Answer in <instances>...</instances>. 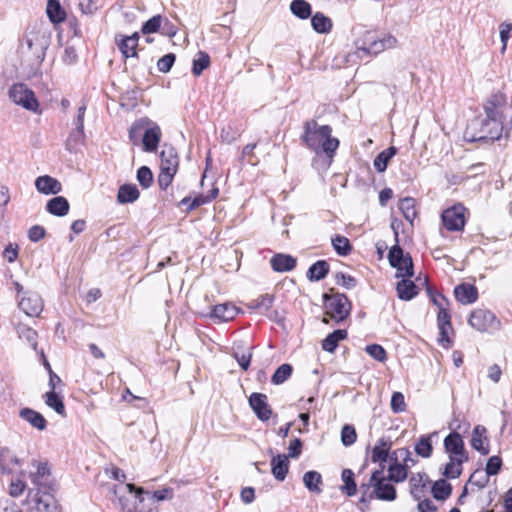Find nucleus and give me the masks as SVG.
Here are the masks:
<instances>
[{"mask_svg":"<svg viewBox=\"0 0 512 512\" xmlns=\"http://www.w3.org/2000/svg\"><path fill=\"white\" fill-rule=\"evenodd\" d=\"M301 139L311 150L316 153L324 152L330 158L339 146V140L332 137V128L329 125H318L315 120L304 123Z\"/></svg>","mask_w":512,"mask_h":512,"instance_id":"obj_1","label":"nucleus"},{"mask_svg":"<svg viewBox=\"0 0 512 512\" xmlns=\"http://www.w3.org/2000/svg\"><path fill=\"white\" fill-rule=\"evenodd\" d=\"M444 449L449 456V462L445 465L444 475L455 479L462 473V465L467 462L468 452L465 449L462 436L457 432H451L444 439Z\"/></svg>","mask_w":512,"mask_h":512,"instance_id":"obj_2","label":"nucleus"},{"mask_svg":"<svg viewBox=\"0 0 512 512\" xmlns=\"http://www.w3.org/2000/svg\"><path fill=\"white\" fill-rule=\"evenodd\" d=\"M51 30L45 23H38L30 27L24 41L35 58L42 62L51 43Z\"/></svg>","mask_w":512,"mask_h":512,"instance_id":"obj_3","label":"nucleus"},{"mask_svg":"<svg viewBox=\"0 0 512 512\" xmlns=\"http://www.w3.org/2000/svg\"><path fill=\"white\" fill-rule=\"evenodd\" d=\"M397 39L392 35H385L376 39L372 32L366 31L361 46H357L356 51L348 55L347 61H354V58L363 59L364 56L377 55L384 50L395 47Z\"/></svg>","mask_w":512,"mask_h":512,"instance_id":"obj_4","label":"nucleus"},{"mask_svg":"<svg viewBox=\"0 0 512 512\" xmlns=\"http://www.w3.org/2000/svg\"><path fill=\"white\" fill-rule=\"evenodd\" d=\"M179 165V158L172 146L164 145L160 154V173L158 175L159 187L167 189L171 184Z\"/></svg>","mask_w":512,"mask_h":512,"instance_id":"obj_5","label":"nucleus"},{"mask_svg":"<svg viewBox=\"0 0 512 512\" xmlns=\"http://www.w3.org/2000/svg\"><path fill=\"white\" fill-rule=\"evenodd\" d=\"M486 118L482 123L481 136L480 138H487L491 140L500 139L502 132H506V125L502 123L503 113L502 111H496L490 106H485Z\"/></svg>","mask_w":512,"mask_h":512,"instance_id":"obj_6","label":"nucleus"},{"mask_svg":"<svg viewBox=\"0 0 512 512\" xmlns=\"http://www.w3.org/2000/svg\"><path fill=\"white\" fill-rule=\"evenodd\" d=\"M143 492L142 488H136L133 484H121L114 488V495L124 512H138L136 501H142Z\"/></svg>","mask_w":512,"mask_h":512,"instance_id":"obj_7","label":"nucleus"},{"mask_svg":"<svg viewBox=\"0 0 512 512\" xmlns=\"http://www.w3.org/2000/svg\"><path fill=\"white\" fill-rule=\"evenodd\" d=\"M326 315L341 322L346 319L351 311V303L346 295L336 293L331 296H325Z\"/></svg>","mask_w":512,"mask_h":512,"instance_id":"obj_8","label":"nucleus"},{"mask_svg":"<svg viewBox=\"0 0 512 512\" xmlns=\"http://www.w3.org/2000/svg\"><path fill=\"white\" fill-rule=\"evenodd\" d=\"M9 98L16 105L22 106L24 109L37 112L39 102L34 92L23 83L13 84L8 92Z\"/></svg>","mask_w":512,"mask_h":512,"instance_id":"obj_9","label":"nucleus"},{"mask_svg":"<svg viewBox=\"0 0 512 512\" xmlns=\"http://www.w3.org/2000/svg\"><path fill=\"white\" fill-rule=\"evenodd\" d=\"M389 263L397 269L396 277L410 278L414 275L413 261L409 254H404L401 247L393 246L388 254Z\"/></svg>","mask_w":512,"mask_h":512,"instance_id":"obj_10","label":"nucleus"},{"mask_svg":"<svg viewBox=\"0 0 512 512\" xmlns=\"http://www.w3.org/2000/svg\"><path fill=\"white\" fill-rule=\"evenodd\" d=\"M368 485L373 487L375 498L383 501H393L396 499V489L384 476L383 470L374 471Z\"/></svg>","mask_w":512,"mask_h":512,"instance_id":"obj_11","label":"nucleus"},{"mask_svg":"<svg viewBox=\"0 0 512 512\" xmlns=\"http://www.w3.org/2000/svg\"><path fill=\"white\" fill-rule=\"evenodd\" d=\"M465 208L461 205H454L443 211L441 218L443 225L449 231H460L465 226Z\"/></svg>","mask_w":512,"mask_h":512,"instance_id":"obj_12","label":"nucleus"},{"mask_svg":"<svg viewBox=\"0 0 512 512\" xmlns=\"http://www.w3.org/2000/svg\"><path fill=\"white\" fill-rule=\"evenodd\" d=\"M469 324L480 332H486L498 324V321L492 312L484 309H477L471 313Z\"/></svg>","mask_w":512,"mask_h":512,"instance_id":"obj_13","label":"nucleus"},{"mask_svg":"<svg viewBox=\"0 0 512 512\" xmlns=\"http://www.w3.org/2000/svg\"><path fill=\"white\" fill-rule=\"evenodd\" d=\"M249 405L260 420L267 421L270 419L272 409L265 394L252 393L249 397Z\"/></svg>","mask_w":512,"mask_h":512,"instance_id":"obj_14","label":"nucleus"},{"mask_svg":"<svg viewBox=\"0 0 512 512\" xmlns=\"http://www.w3.org/2000/svg\"><path fill=\"white\" fill-rule=\"evenodd\" d=\"M34 468L33 471L30 472L29 477L32 483L36 486L49 487L51 483V471L47 462L35 461L32 463Z\"/></svg>","mask_w":512,"mask_h":512,"instance_id":"obj_15","label":"nucleus"},{"mask_svg":"<svg viewBox=\"0 0 512 512\" xmlns=\"http://www.w3.org/2000/svg\"><path fill=\"white\" fill-rule=\"evenodd\" d=\"M139 33L134 32L130 36L122 34L115 35V42L122 55L126 58L137 56L136 48L138 46Z\"/></svg>","mask_w":512,"mask_h":512,"instance_id":"obj_16","label":"nucleus"},{"mask_svg":"<svg viewBox=\"0 0 512 512\" xmlns=\"http://www.w3.org/2000/svg\"><path fill=\"white\" fill-rule=\"evenodd\" d=\"M429 478L426 473H416L410 478V494L419 501L427 495Z\"/></svg>","mask_w":512,"mask_h":512,"instance_id":"obj_17","label":"nucleus"},{"mask_svg":"<svg viewBox=\"0 0 512 512\" xmlns=\"http://www.w3.org/2000/svg\"><path fill=\"white\" fill-rule=\"evenodd\" d=\"M274 302L273 295L270 294H264L261 295L253 300H251L247 306L249 309L256 310L257 312L261 314L267 315L269 318H277L278 313L277 311H271V307Z\"/></svg>","mask_w":512,"mask_h":512,"instance_id":"obj_18","label":"nucleus"},{"mask_svg":"<svg viewBox=\"0 0 512 512\" xmlns=\"http://www.w3.org/2000/svg\"><path fill=\"white\" fill-rule=\"evenodd\" d=\"M19 308L28 316H38L43 310L41 297L36 293H29L19 301Z\"/></svg>","mask_w":512,"mask_h":512,"instance_id":"obj_19","label":"nucleus"},{"mask_svg":"<svg viewBox=\"0 0 512 512\" xmlns=\"http://www.w3.org/2000/svg\"><path fill=\"white\" fill-rule=\"evenodd\" d=\"M35 187L38 192L45 195L58 194L62 190L61 183L49 175L37 177L35 180Z\"/></svg>","mask_w":512,"mask_h":512,"instance_id":"obj_20","label":"nucleus"},{"mask_svg":"<svg viewBox=\"0 0 512 512\" xmlns=\"http://www.w3.org/2000/svg\"><path fill=\"white\" fill-rule=\"evenodd\" d=\"M486 433L487 430L484 426L477 425L473 430L471 438V446L482 455H487L490 451Z\"/></svg>","mask_w":512,"mask_h":512,"instance_id":"obj_21","label":"nucleus"},{"mask_svg":"<svg viewBox=\"0 0 512 512\" xmlns=\"http://www.w3.org/2000/svg\"><path fill=\"white\" fill-rule=\"evenodd\" d=\"M19 417L40 431L44 430L47 426L44 416L31 408H22L19 412Z\"/></svg>","mask_w":512,"mask_h":512,"instance_id":"obj_22","label":"nucleus"},{"mask_svg":"<svg viewBox=\"0 0 512 512\" xmlns=\"http://www.w3.org/2000/svg\"><path fill=\"white\" fill-rule=\"evenodd\" d=\"M161 139V130L157 125H153L152 127L146 129L143 135V148L146 152H154L157 150Z\"/></svg>","mask_w":512,"mask_h":512,"instance_id":"obj_23","label":"nucleus"},{"mask_svg":"<svg viewBox=\"0 0 512 512\" xmlns=\"http://www.w3.org/2000/svg\"><path fill=\"white\" fill-rule=\"evenodd\" d=\"M289 469V459L285 454H279L274 456L271 460V472L273 476L283 481L286 478Z\"/></svg>","mask_w":512,"mask_h":512,"instance_id":"obj_24","label":"nucleus"},{"mask_svg":"<svg viewBox=\"0 0 512 512\" xmlns=\"http://www.w3.org/2000/svg\"><path fill=\"white\" fill-rule=\"evenodd\" d=\"M456 299L462 304H471L477 300V289L470 284H460L454 289Z\"/></svg>","mask_w":512,"mask_h":512,"instance_id":"obj_25","label":"nucleus"},{"mask_svg":"<svg viewBox=\"0 0 512 512\" xmlns=\"http://www.w3.org/2000/svg\"><path fill=\"white\" fill-rule=\"evenodd\" d=\"M271 267L276 272H287L291 271L296 266V259L291 255L287 254H276L271 260Z\"/></svg>","mask_w":512,"mask_h":512,"instance_id":"obj_26","label":"nucleus"},{"mask_svg":"<svg viewBox=\"0 0 512 512\" xmlns=\"http://www.w3.org/2000/svg\"><path fill=\"white\" fill-rule=\"evenodd\" d=\"M239 309L231 303H222L215 305L212 310V317L219 321L227 322L238 314Z\"/></svg>","mask_w":512,"mask_h":512,"instance_id":"obj_27","label":"nucleus"},{"mask_svg":"<svg viewBox=\"0 0 512 512\" xmlns=\"http://www.w3.org/2000/svg\"><path fill=\"white\" fill-rule=\"evenodd\" d=\"M303 484L311 493H322L323 480L318 471H307L303 475Z\"/></svg>","mask_w":512,"mask_h":512,"instance_id":"obj_28","label":"nucleus"},{"mask_svg":"<svg viewBox=\"0 0 512 512\" xmlns=\"http://www.w3.org/2000/svg\"><path fill=\"white\" fill-rule=\"evenodd\" d=\"M398 297L401 300L409 301L414 298L418 291L413 281L409 278H403L396 286Z\"/></svg>","mask_w":512,"mask_h":512,"instance_id":"obj_29","label":"nucleus"},{"mask_svg":"<svg viewBox=\"0 0 512 512\" xmlns=\"http://www.w3.org/2000/svg\"><path fill=\"white\" fill-rule=\"evenodd\" d=\"M140 192L134 184H124L120 186L117 194V200L121 204L132 203L139 198Z\"/></svg>","mask_w":512,"mask_h":512,"instance_id":"obj_30","label":"nucleus"},{"mask_svg":"<svg viewBox=\"0 0 512 512\" xmlns=\"http://www.w3.org/2000/svg\"><path fill=\"white\" fill-rule=\"evenodd\" d=\"M46 209L56 216H65L69 211V203L62 196L54 197L47 202Z\"/></svg>","mask_w":512,"mask_h":512,"instance_id":"obj_31","label":"nucleus"},{"mask_svg":"<svg viewBox=\"0 0 512 512\" xmlns=\"http://www.w3.org/2000/svg\"><path fill=\"white\" fill-rule=\"evenodd\" d=\"M46 13L49 20L54 24L61 23L66 19V13L58 0H48Z\"/></svg>","mask_w":512,"mask_h":512,"instance_id":"obj_32","label":"nucleus"},{"mask_svg":"<svg viewBox=\"0 0 512 512\" xmlns=\"http://www.w3.org/2000/svg\"><path fill=\"white\" fill-rule=\"evenodd\" d=\"M437 321H438V327L440 329V335H441L440 341L443 344H444V342H447V344H449L450 340L448 338V331L452 327H451V322H450V315L448 313L447 308L438 311Z\"/></svg>","mask_w":512,"mask_h":512,"instance_id":"obj_33","label":"nucleus"},{"mask_svg":"<svg viewBox=\"0 0 512 512\" xmlns=\"http://www.w3.org/2000/svg\"><path fill=\"white\" fill-rule=\"evenodd\" d=\"M391 448L390 441L381 438L372 450L371 459L373 462H385L388 457L389 450Z\"/></svg>","mask_w":512,"mask_h":512,"instance_id":"obj_34","label":"nucleus"},{"mask_svg":"<svg viewBox=\"0 0 512 512\" xmlns=\"http://www.w3.org/2000/svg\"><path fill=\"white\" fill-rule=\"evenodd\" d=\"M346 337V330L339 329L333 331L322 341L323 350L327 352H333L337 348L339 341L345 339Z\"/></svg>","mask_w":512,"mask_h":512,"instance_id":"obj_35","label":"nucleus"},{"mask_svg":"<svg viewBox=\"0 0 512 512\" xmlns=\"http://www.w3.org/2000/svg\"><path fill=\"white\" fill-rule=\"evenodd\" d=\"M313 29L318 33H328L332 29L331 20L323 13L317 12L311 19Z\"/></svg>","mask_w":512,"mask_h":512,"instance_id":"obj_36","label":"nucleus"},{"mask_svg":"<svg viewBox=\"0 0 512 512\" xmlns=\"http://www.w3.org/2000/svg\"><path fill=\"white\" fill-rule=\"evenodd\" d=\"M397 153L395 147H389L388 149L380 152L374 159V167L378 172H384L387 168L389 160Z\"/></svg>","mask_w":512,"mask_h":512,"instance_id":"obj_37","label":"nucleus"},{"mask_svg":"<svg viewBox=\"0 0 512 512\" xmlns=\"http://www.w3.org/2000/svg\"><path fill=\"white\" fill-rule=\"evenodd\" d=\"M329 272V265L326 261L320 260L314 263L308 270V277L312 281L323 279Z\"/></svg>","mask_w":512,"mask_h":512,"instance_id":"obj_38","label":"nucleus"},{"mask_svg":"<svg viewBox=\"0 0 512 512\" xmlns=\"http://www.w3.org/2000/svg\"><path fill=\"white\" fill-rule=\"evenodd\" d=\"M399 209L402 211L404 218L410 223H413L417 216L415 200L410 197L401 199L399 202Z\"/></svg>","mask_w":512,"mask_h":512,"instance_id":"obj_39","label":"nucleus"},{"mask_svg":"<svg viewBox=\"0 0 512 512\" xmlns=\"http://www.w3.org/2000/svg\"><path fill=\"white\" fill-rule=\"evenodd\" d=\"M290 10L301 19H307L312 13L311 5L305 0H293L290 4Z\"/></svg>","mask_w":512,"mask_h":512,"instance_id":"obj_40","label":"nucleus"},{"mask_svg":"<svg viewBox=\"0 0 512 512\" xmlns=\"http://www.w3.org/2000/svg\"><path fill=\"white\" fill-rule=\"evenodd\" d=\"M45 403L48 407L55 410L61 416L65 415V406L62 399L58 396L56 391H48L45 395Z\"/></svg>","mask_w":512,"mask_h":512,"instance_id":"obj_41","label":"nucleus"},{"mask_svg":"<svg viewBox=\"0 0 512 512\" xmlns=\"http://www.w3.org/2000/svg\"><path fill=\"white\" fill-rule=\"evenodd\" d=\"M431 491L435 499L445 500L451 495L452 487L445 480H438L433 484Z\"/></svg>","mask_w":512,"mask_h":512,"instance_id":"obj_42","label":"nucleus"},{"mask_svg":"<svg viewBox=\"0 0 512 512\" xmlns=\"http://www.w3.org/2000/svg\"><path fill=\"white\" fill-rule=\"evenodd\" d=\"M331 241L335 252L340 256H347L352 250L350 241L345 236L336 235Z\"/></svg>","mask_w":512,"mask_h":512,"instance_id":"obj_43","label":"nucleus"},{"mask_svg":"<svg viewBox=\"0 0 512 512\" xmlns=\"http://www.w3.org/2000/svg\"><path fill=\"white\" fill-rule=\"evenodd\" d=\"M16 329L19 338L26 340L33 349H36L37 332L32 328L28 327L27 325L21 323L17 325Z\"/></svg>","mask_w":512,"mask_h":512,"instance_id":"obj_44","label":"nucleus"},{"mask_svg":"<svg viewBox=\"0 0 512 512\" xmlns=\"http://www.w3.org/2000/svg\"><path fill=\"white\" fill-rule=\"evenodd\" d=\"M342 480L344 485L341 487V490L345 492L348 496H353L356 493L357 486L354 481V473L350 469H344L342 472Z\"/></svg>","mask_w":512,"mask_h":512,"instance_id":"obj_45","label":"nucleus"},{"mask_svg":"<svg viewBox=\"0 0 512 512\" xmlns=\"http://www.w3.org/2000/svg\"><path fill=\"white\" fill-rule=\"evenodd\" d=\"M390 482H403L407 478V470L405 466L399 463L390 465L388 475L386 477Z\"/></svg>","mask_w":512,"mask_h":512,"instance_id":"obj_46","label":"nucleus"},{"mask_svg":"<svg viewBox=\"0 0 512 512\" xmlns=\"http://www.w3.org/2000/svg\"><path fill=\"white\" fill-rule=\"evenodd\" d=\"M210 64V57L207 53L199 51L196 58L193 59L192 72L195 76L201 75L202 71L205 70Z\"/></svg>","mask_w":512,"mask_h":512,"instance_id":"obj_47","label":"nucleus"},{"mask_svg":"<svg viewBox=\"0 0 512 512\" xmlns=\"http://www.w3.org/2000/svg\"><path fill=\"white\" fill-rule=\"evenodd\" d=\"M292 366L290 364L280 365L273 374L271 381L275 385L284 383L292 374Z\"/></svg>","mask_w":512,"mask_h":512,"instance_id":"obj_48","label":"nucleus"},{"mask_svg":"<svg viewBox=\"0 0 512 512\" xmlns=\"http://www.w3.org/2000/svg\"><path fill=\"white\" fill-rule=\"evenodd\" d=\"M432 443L430 437L422 436L415 444V452L423 458H429L432 454Z\"/></svg>","mask_w":512,"mask_h":512,"instance_id":"obj_49","label":"nucleus"},{"mask_svg":"<svg viewBox=\"0 0 512 512\" xmlns=\"http://www.w3.org/2000/svg\"><path fill=\"white\" fill-rule=\"evenodd\" d=\"M162 21L163 19L160 15L153 16L143 24L141 32L145 35L157 32L162 27Z\"/></svg>","mask_w":512,"mask_h":512,"instance_id":"obj_50","label":"nucleus"},{"mask_svg":"<svg viewBox=\"0 0 512 512\" xmlns=\"http://www.w3.org/2000/svg\"><path fill=\"white\" fill-rule=\"evenodd\" d=\"M137 180L142 187H150L153 182V174L150 168L147 166L140 167L137 171Z\"/></svg>","mask_w":512,"mask_h":512,"instance_id":"obj_51","label":"nucleus"},{"mask_svg":"<svg viewBox=\"0 0 512 512\" xmlns=\"http://www.w3.org/2000/svg\"><path fill=\"white\" fill-rule=\"evenodd\" d=\"M365 351L375 360L379 362H385L387 359V353L385 349L378 344H371L366 346Z\"/></svg>","mask_w":512,"mask_h":512,"instance_id":"obj_52","label":"nucleus"},{"mask_svg":"<svg viewBox=\"0 0 512 512\" xmlns=\"http://www.w3.org/2000/svg\"><path fill=\"white\" fill-rule=\"evenodd\" d=\"M357 438V434L355 428L352 425H344L341 430V441L343 445L350 446L352 445Z\"/></svg>","mask_w":512,"mask_h":512,"instance_id":"obj_53","label":"nucleus"},{"mask_svg":"<svg viewBox=\"0 0 512 512\" xmlns=\"http://www.w3.org/2000/svg\"><path fill=\"white\" fill-rule=\"evenodd\" d=\"M391 409L394 413H401L406 409L404 395L401 392H394L391 397Z\"/></svg>","mask_w":512,"mask_h":512,"instance_id":"obj_54","label":"nucleus"},{"mask_svg":"<svg viewBox=\"0 0 512 512\" xmlns=\"http://www.w3.org/2000/svg\"><path fill=\"white\" fill-rule=\"evenodd\" d=\"M211 201V197L198 195L190 202V198H184L180 201V206L188 205V209H195L203 204H206Z\"/></svg>","mask_w":512,"mask_h":512,"instance_id":"obj_55","label":"nucleus"},{"mask_svg":"<svg viewBox=\"0 0 512 512\" xmlns=\"http://www.w3.org/2000/svg\"><path fill=\"white\" fill-rule=\"evenodd\" d=\"M502 466V460L499 456H492L486 463V475L493 476L498 474Z\"/></svg>","mask_w":512,"mask_h":512,"instance_id":"obj_56","label":"nucleus"},{"mask_svg":"<svg viewBox=\"0 0 512 512\" xmlns=\"http://www.w3.org/2000/svg\"><path fill=\"white\" fill-rule=\"evenodd\" d=\"M174 62L175 55L172 53L166 54L158 60L157 68L160 72L167 73L172 68Z\"/></svg>","mask_w":512,"mask_h":512,"instance_id":"obj_57","label":"nucleus"},{"mask_svg":"<svg viewBox=\"0 0 512 512\" xmlns=\"http://www.w3.org/2000/svg\"><path fill=\"white\" fill-rule=\"evenodd\" d=\"M500 40L502 43L501 53H504L507 47V41L510 37V32L512 31L511 23H502L499 27Z\"/></svg>","mask_w":512,"mask_h":512,"instance_id":"obj_58","label":"nucleus"},{"mask_svg":"<svg viewBox=\"0 0 512 512\" xmlns=\"http://www.w3.org/2000/svg\"><path fill=\"white\" fill-rule=\"evenodd\" d=\"M336 283L345 287L346 289H352L356 286V279L350 275L339 273L336 275Z\"/></svg>","mask_w":512,"mask_h":512,"instance_id":"obj_59","label":"nucleus"},{"mask_svg":"<svg viewBox=\"0 0 512 512\" xmlns=\"http://www.w3.org/2000/svg\"><path fill=\"white\" fill-rule=\"evenodd\" d=\"M506 103V98L502 94H494L491 96L489 101L485 106H490V108H494L496 111H501V107Z\"/></svg>","mask_w":512,"mask_h":512,"instance_id":"obj_60","label":"nucleus"},{"mask_svg":"<svg viewBox=\"0 0 512 512\" xmlns=\"http://www.w3.org/2000/svg\"><path fill=\"white\" fill-rule=\"evenodd\" d=\"M302 451V442L299 438H295L290 442L288 447V458H298Z\"/></svg>","mask_w":512,"mask_h":512,"instance_id":"obj_61","label":"nucleus"},{"mask_svg":"<svg viewBox=\"0 0 512 512\" xmlns=\"http://www.w3.org/2000/svg\"><path fill=\"white\" fill-rule=\"evenodd\" d=\"M79 8L83 14L91 15L98 9L96 3L93 0H80Z\"/></svg>","mask_w":512,"mask_h":512,"instance_id":"obj_62","label":"nucleus"},{"mask_svg":"<svg viewBox=\"0 0 512 512\" xmlns=\"http://www.w3.org/2000/svg\"><path fill=\"white\" fill-rule=\"evenodd\" d=\"M45 235V230L39 225L32 226L28 231V237L31 241L37 242Z\"/></svg>","mask_w":512,"mask_h":512,"instance_id":"obj_63","label":"nucleus"},{"mask_svg":"<svg viewBox=\"0 0 512 512\" xmlns=\"http://www.w3.org/2000/svg\"><path fill=\"white\" fill-rule=\"evenodd\" d=\"M25 489V483L21 480L12 481L9 487V494L12 497H19Z\"/></svg>","mask_w":512,"mask_h":512,"instance_id":"obj_64","label":"nucleus"}]
</instances>
